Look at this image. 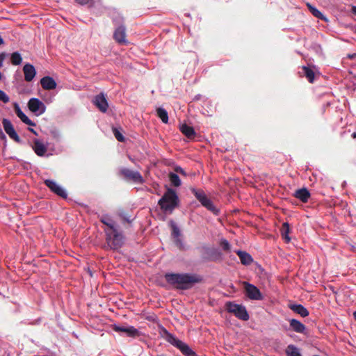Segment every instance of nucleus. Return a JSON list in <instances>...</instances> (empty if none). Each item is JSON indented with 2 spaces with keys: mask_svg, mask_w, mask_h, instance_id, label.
<instances>
[{
  "mask_svg": "<svg viewBox=\"0 0 356 356\" xmlns=\"http://www.w3.org/2000/svg\"><path fill=\"white\" fill-rule=\"evenodd\" d=\"M164 277L169 284L181 290L190 289L202 280L200 275L194 273H167Z\"/></svg>",
  "mask_w": 356,
  "mask_h": 356,
  "instance_id": "1",
  "label": "nucleus"
},
{
  "mask_svg": "<svg viewBox=\"0 0 356 356\" xmlns=\"http://www.w3.org/2000/svg\"><path fill=\"white\" fill-rule=\"evenodd\" d=\"M161 334L166 341L178 348L185 356H196V353L185 342L179 340L173 334L169 332L164 327L161 326Z\"/></svg>",
  "mask_w": 356,
  "mask_h": 356,
  "instance_id": "2",
  "label": "nucleus"
},
{
  "mask_svg": "<svg viewBox=\"0 0 356 356\" xmlns=\"http://www.w3.org/2000/svg\"><path fill=\"white\" fill-rule=\"evenodd\" d=\"M179 202V197L176 191L172 188H168L162 197L159 200L158 204L163 212L172 213L178 206Z\"/></svg>",
  "mask_w": 356,
  "mask_h": 356,
  "instance_id": "3",
  "label": "nucleus"
},
{
  "mask_svg": "<svg viewBox=\"0 0 356 356\" xmlns=\"http://www.w3.org/2000/svg\"><path fill=\"white\" fill-rule=\"evenodd\" d=\"M106 241L108 245L113 250L120 248L124 243V236L118 227L114 230H105Z\"/></svg>",
  "mask_w": 356,
  "mask_h": 356,
  "instance_id": "4",
  "label": "nucleus"
},
{
  "mask_svg": "<svg viewBox=\"0 0 356 356\" xmlns=\"http://www.w3.org/2000/svg\"><path fill=\"white\" fill-rule=\"evenodd\" d=\"M225 309L227 312L233 314L237 318L246 321L249 320L250 316L246 307L234 302L228 301L225 303Z\"/></svg>",
  "mask_w": 356,
  "mask_h": 356,
  "instance_id": "5",
  "label": "nucleus"
},
{
  "mask_svg": "<svg viewBox=\"0 0 356 356\" xmlns=\"http://www.w3.org/2000/svg\"><path fill=\"white\" fill-rule=\"evenodd\" d=\"M191 191L204 207L211 211L213 214L218 215L219 209L216 207L203 190L192 188Z\"/></svg>",
  "mask_w": 356,
  "mask_h": 356,
  "instance_id": "6",
  "label": "nucleus"
},
{
  "mask_svg": "<svg viewBox=\"0 0 356 356\" xmlns=\"http://www.w3.org/2000/svg\"><path fill=\"white\" fill-rule=\"evenodd\" d=\"M29 109L35 115L39 116L44 113L46 111L45 104L38 98H31L28 102Z\"/></svg>",
  "mask_w": 356,
  "mask_h": 356,
  "instance_id": "7",
  "label": "nucleus"
},
{
  "mask_svg": "<svg viewBox=\"0 0 356 356\" xmlns=\"http://www.w3.org/2000/svg\"><path fill=\"white\" fill-rule=\"evenodd\" d=\"M245 296L252 300H261L264 298L260 290L254 284L244 282Z\"/></svg>",
  "mask_w": 356,
  "mask_h": 356,
  "instance_id": "8",
  "label": "nucleus"
},
{
  "mask_svg": "<svg viewBox=\"0 0 356 356\" xmlns=\"http://www.w3.org/2000/svg\"><path fill=\"white\" fill-rule=\"evenodd\" d=\"M113 330L117 332H124L127 337L136 338L142 335L140 331L132 325L120 326L117 324L113 325Z\"/></svg>",
  "mask_w": 356,
  "mask_h": 356,
  "instance_id": "9",
  "label": "nucleus"
},
{
  "mask_svg": "<svg viewBox=\"0 0 356 356\" xmlns=\"http://www.w3.org/2000/svg\"><path fill=\"white\" fill-rule=\"evenodd\" d=\"M121 174L128 180H131L136 184H143L144 179L138 171H133L128 168H122Z\"/></svg>",
  "mask_w": 356,
  "mask_h": 356,
  "instance_id": "10",
  "label": "nucleus"
},
{
  "mask_svg": "<svg viewBox=\"0 0 356 356\" xmlns=\"http://www.w3.org/2000/svg\"><path fill=\"white\" fill-rule=\"evenodd\" d=\"M2 124L4 131L9 136V137L14 140L15 142L20 143V138L15 130L11 122L8 119L3 118L2 120Z\"/></svg>",
  "mask_w": 356,
  "mask_h": 356,
  "instance_id": "11",
  "label": "nucleus"
},
{
  "mask_svg": "<svg viewBox=\"0 0 356 356\" xmlns=\"http://www.w3.org/2000/svg\"><path fill=\"white\" fill-rule=\"evenodd\" d=\"M44 184L52 192H54L57 195L63 198H67V193L66 191L54 180L46 179L44 181Z\"/></svg>",
  "mask_w": 356,
  "mask_h": 356,
  "instance_id": "12",
  "label": "nucleus"
},
{
  "mask_svg": "<svg viewBox=\"0 0 356 356\" xmlns=\"http://www.w3.org/2000/svg\"><path fill=\"white\" fill-rule=\"evenodd\" d=\"M92 103L102 113L107 111L108 104L104 93L96 95L92 100Z\"/></svg>",
  "mask_w": 356,
  "mask_h": 356,
  "instance_id": "13",
  "label": "nucleus"
},
{
  "mask_svg": "<svg viewBox=\"0 0 356 356\" xmlns=\"http://www.w3.org/2000/svg\"><path fill=\"white\" fill-rule=\"evenodd\" d=\"M32 148L38 156H43L47 150V145H45L42 140L35 138L33 140Z\"/></svg>",
  "mask_w": 356,
  "mask_h": 356,
  "instance_id": "14",
  "label": "nucleus"
},
{
  "mask_svg": "<svg viewBox=\"0 0 356 356\" xmlns=\"http://www.w3.org/2000/svg\"><path fill=\"white\" fill-rule=\"evenodd\" d=\"M14 108L16 115L24 124L32 127L35 126V124L22 111L17 103L15 104Z\"/></svg>",
  "mask_w": 356,
  "mask_h": 356,
  "instance_id": "15",
  "label": "nucleus"
},
{
  "mask_svg": "<svg viewBox=\"0 0 356 356\" xmlns=\"http://www.w3.org/2000/svg\"><path fill=\"white\" fill-rule=\"evenodd\" d=\"M23 72L24 74V79L27 82L31 81L36 74L34 66L29 63H26L24 65Z\"/></svg>",
  "mask_w": 356,
  "mask_h": 356,
  "instance_id": "16",
  "label": "nucleus"
},
{
  "mask_svg": "<svg viewBox=\"0 0 356 356\" xmlns=\"http://www.w3.org/2000/svg\"><path fill=\"white\" fill-rule=\"evenodd\" d=\"M114 39L120 44L127 43L125 27L119 26L114 31Z\"/></svg>",
  "mask_w": 356,
  "mask_h": 356,
  "instance_id": "17",
  "label": "nucleus"
},
{
  "mask_svg": "<svg viewBox=\"0 0 356 356\" xmlns=\"http://www.w3.org/2000/svg\"><path fill=\"white\" fill-rule=\"evenodd\" d=\"M40 84L44 90H53L56 87L55 80L49 76H45L40 79Z\"/></svg>",
  "mask_w": 356,
  "mask_h": 356,
  "instance_id": "18",
  "label": "nucleus"
},
{
  "mask_svg": "<svg viewBox=\"0 0 356 356\" xmlns=\"http://www.w3.org/2000/svg\"><path fill=\"white\" fill-rule=\"evenodd\" d=\"M100 221L106 226V228L104 229V231L112 229L114 230V229L118 227L117 223L108 214L103 215L100 218Z\"/></svg>",
  "mask_w": 356,
  "mask_h": 356,
  "instance_id": "19",
  "label": "nucleus"
},
{
  "mask_svg": "<svg viewBox=\"0 0 356 356\" xmlns=\"http://www.w3.org/2000/svg\"><path fill=\"white\" fill-rule=\"evenodd\" d=\"M289 308L302 317H307L309 314L307 309L300 304H289Z\"/></svg>",
  "mask_w": 356,
  "mask_h": 356,
  "instance_id": "20",
  "label": "nucleus"
},
{
  "mask_svg": "<svg viewBox=\"0 0 356 356\" xmlns=\"http://www.w3.org/2000/svg\"><path fill=\"white\" fill-rule=\"evenodd\" d=\"M289 325L291 329L297 333L303 334L306 330V326L298 320H289Z\"/></svg>",
  "mask_w": 356,
  "mask_h": 356,
  "instance_id": "21",
  "label": "nucleus"
},
{
  "mask_svg": "<svg viewBox=\"0 0 356 356\" xmlns=\"http://www.w3.org/2000/svg\"><path fill=\"white\" fill-rule=\"evenodd\" d=\"M236 252L239 257L242 264L247 266L252 263L253 258L249 253L242 250H237Z\"/></svg>",
  "mask_w": 356,
  "mask_h": 356,
  "instance_id": "22",
  "label": "nucleus"
},
{
  "mask_svg": "<svg viewBox=\"0 0 356 356\" xmlns=\"http://www.w3.org/2000/svg\"><path fill=\"white\" fill-rule=\"evenodd\" d=\"M294 196L302 202H307L310 197V193L305 188H300L295 192Z\"/></svg>",
  "mask_w": 356,
  "mask_h": 356,
  "instance_id": "23",
  "label": "nucleus"
},
{
  "mask_svg": "<svg viewBox=\"0 0 356 356\" xmlns=\"http://www.w3.org/2000/svg\"><path fill=\"white\" fill-rule=\"evenodd\" d=\"M307 6L314 17L321 20H323L325 22H328L327 17L325 16L320 10H318L315 6H312L309 3H307Z\"/></svg>",
  "mask_w": 356,
  "mask_h": 356,
  "instance_id": "24",
  "label": "nucleus"
},
{
  "mask_svg": "<svg viewBox=\"0 0 356 356\" xmlns=\"http://www.w3.org/2000/svg\"><path fill=\"white\" fill-rule=\"evenodd\" d=\"M179 129L181 133L188 138H191L195 135L194 129L186 124H181Z\"/></svg>",
  "mask_w": 356,
  "mask_h": 356,
  "instance_id": "25",
  "label": "nucleus"
},
{
  "mask_svg": "<svg viewBox=\"0 0 356 356\" xmlns=\"http://www.w3.org/2000/svg\"><path fill=\"white\" fill-rule=\"evenodd\" d=\"M286 356H302L299 348L293 344H289L286 348Z\"/></svg>",
  "mask_w": 356,
  "mask_h": 356,
  "instance_id": "26",
  "label": "nucleus"
},
{
  "mask_svg": "<svg viewBox=\"0 0 356 356\" xmlns=\"http://www.w3.org/2000/svg\"><path fill=\"white\" fill-rule=\"evenodd\" d=\"M290 227L288 222H284L281 229V234L286 243H289L291 238L289 237Z\"/></svg>",
  "mask_w": 356,
  "mask_h": 356,
  "instance_id": "27",
  "label": "nucleus"
},
{
  "mask_svg": "<svg viewBox=\"0 0 356 356\" xmlns=\"http://www.w3.org/2000/svg\"><path fill=\"white\" fill-rule=\"evenodd\" d=\"M156 113H157V115L158 117L161 119V120L166 124L168 122V112L167 111L162 108V107H160L159 108H157L156 110Z\"/></svg>",
  "mask_w": 356,
  "mask_h": 356,
  "instance_id": "28",
  "label": "nucleus"
},
{
  "mask_svg": "<svg viewBox=\"0 0 356 356\" xmlns=\"http://www.w3.org/2000/svg\"><path fill=\"white\" fill-rule=\"evenodd\" d=\"M10 60L13 65H19L22 62V55L18 51L13 52L10 55Z\"/></svg>",
  "mask_w": 356,
  "mask_h": 356,
  "instance_id": "29",
  "label": "nucleus"
},
{
  "mask_svg": "<svg viewBox=\"0 0 356 356\" xmlns=\"http://www.w3.org/2000/svg\"><path fill=\"white\" fill-rule=\"evenodd\" d=\"M169 179L171 184L176 187L179 186L181 184V179L177 173L170 172Z\"/></svg>",
  "mask_w": 356,
  "mask_h": 356,
  "instance_id": "30",
  "label": "nucleus"
},
{
  "mask_svg": "<svg viewBox=\"0 0 356 356\" xmlns=\"http://www.w3.org/2000/svg\"><path fill=\"white\" fill-rule=\"evenodd\" d=\"M302 70H303V73H304L305 76L307 77L308 81L310 83H312L314 79V71L311 68L306 67V66L302 67Z\"/></svg>",
  "mask_w": 356,
  "mask_h": 356,
  "instance_id": "31",
  "label": "nucleus"
},
{
  "mask_svg": "<svg viewBox=\"0 0 356 356\" xmlns=\"http://www.w3.org/2000/svg\"><path fill=\"white\" fill-rule=\"evenodd\" d=\"M170 225H171V227H172V236L175 238L180 237V236H181V231H180L179 228L178 227V226L176 225V223L174 221L171 220L170 221Z\"/></svg>",
  "mask_w": 356,
  "mask_h": 356,
  "instance_id": "32",
  "label": "nucleus"
},
{
  "mask_svg": "<svg viewBox=\"0 0 356 356\" xmlns=\"http://www.w3.org/2000/svg\"><path fill=\"white\" fill-rule=\"evenodd\" d=\"M113 133L115 137V138L120 141L123 142L124 141V137L121 134V132L117 129V128H113Z\"/></svg>",
  "mask_w": 356,
  "mask_h": 356,
  "instance_id": "33",
  "label": "nucleus"
},
{
  "mask_svg": "<svg viewBox=\"0 0 356 356\" xmlns=\"http://www.w3.org/2000/svg\"><path fill=\"white\" fill-rule=\"evenodd\" d=\"M220 245L224 250H229L230 249V244L227 239L222 238L220 241Z\"/></svg>",
  "mask_w": 356,
  "mask_h": 356,
  "instance_id": "34",
  "label": "nucleus"
},
{
  "mask_svg": "<svg viewBox=\"0 0 356 356\" xmlns=\"http://www.w3.org/2000/svg\"><path fill=\"white\" fill-rule=\"evenodd\" d=\"M0 100L3 103H8L10 100L8 95H7L6 93L1 90H0Z\"/></svg>",
  "mask_w": 356,
  "mask_h": 356,
  "instance_id": "35",
  "label": "nucleus"
},
{
  "mask_svg": "<svg viewBox=\"0 0 356 356\" xmlns=\"http://www.w3.org/2000/svg\"><path fill=\"white\" fill-rule=\"evenodd\" d=\"M175 243L176 245L179 248H184V242L182 241V239L180 238V237H178V238H175Z\"/></svg>",
  "mask_w": 356,
  "mask_h": 356,
  "instance_id": "36",
  "label": "nucleus"
},
{
  "mask_svg": "<svg viewBox=\"0 0 356 356\" xmlns=\"http://www.w3.org/2000/svg\"><path fill=\"white\" fill-rule=\"evenodd\" d=\"M7 56V54L4 52L0 53V67L3 65V62Z\"/></svg>",
  "mask_w": 356,
  "mask_h": 356,
  "instance_id": "37",
  "label": "nucleus"
},
{
  "mask_svg": "<svg viewBox=\"0 0 356 356\" xmlns=\"http://www.w3.org/2000/svg\"><path fill=\"white\" fill-rule=\"evenodd\" d=\"M175 171L177 173H179V174H181L183 175H186V172H185L184 170L181 167H180V166H177L175 168Z\"/></svg>",
  "mask_w": 356,
  "mask_h": 356,
  "instance_id": "38",
  "label": "nucleus"
},
{
  "mask_svg": "<svg viewBox=\"0 0 356 356\" xmlns=\"http://www.w3.org/2000/svg\"><path fill=\"white\" fill-rule=\"evenodd\" d=\"M92 0H75L76 2L81 5H86L92 1Z\"/></svg>",
  "mask_w": 356,
  "mask_h": 356,
  "instance_id": "39",
  "label": "nucleus"
},
{
  "mask_svg": "<svg viewBox=\"0 0 356 356\" xmlns=\"http://www.w3.org/2000/svg\"><path fill=\"white\" fill-rule=\"evenodd\" d=\"M0 138L2 139H6V135L3 134L1 129H0Z\"/></svg>",
  "mask_w": 356,
  "mask_h": 356,
  "instance_id": "40",
  "label": "nucleus"
},
{
  "mask_svg": "<svg viewBox=\"0 0 356 356\" xmlns=\"http://www.w3.org/2000/svg\"><path fill=\"white\" fill-rule=\"evenodd\" d=\"M352 13L356 15V6H353L351 8Z\"/></svg>",
  "mask_w": 356,
  "mask_h": 356,
  "instance_id": "41",
  "label": "nucleus"
},
{
  "mask_svg": "<svg viewBox=\"0 0 356 356\" xmlns=\"http://www.w3.org/2000/svg\"><path fill=\"white\" fill-rule=\"evenodd\" d=\"M29 130L35 136H38V133L33 128H29Z\"/></svg>",
  "mask_w": 356,
  "mask_h": 356,
  "instance_id": "42",
  "label": "nucleus"
},
{
  "mask_svg": "<svg viewBox=\"0 0 356 356\" xmlns=\"http://www.w3.org/2000/svg\"><path fill=\"white\" fill-rule=\"evenodd\" d=\"M348 57L350 58H354L356 57V54H349Z\"/></svg>",
  "mask_w": 356,
  "mask_h": 356,
  "instance_id": "43",
  "label": "nucleus"
},
{
  "mask_svg": "<svg viewBox=\"0 0 356 356\" xmlns=\"http://www.w3.org/2000/svg\"><path fill=\"white\" fill-rule=\"evenodd\" d=\"M3 43V39L2 38V37L0 35V45L2 44Z\"/></svg>",
  "mask_w": 356,
  "mask_h": 356,
  "instance_id": "44",
  "label": "nucleus"
},
{
  "mask_svg": "<svg viewBox=\"0 0 356 356\" xmlns=\"http://www.w3.org/2000/svg\"><path fill=\"white\" fill-rule=\"evenodd\" d=\"M352 137L353 138H356V132H353V134H352Z\"/></svg>",
  "mask_w": 356,
  "mask_h": 356,
  "instance_id": "45",
  "label": "nucleus"
},
{
  "mask_svg": "<svg viewBox=\"0 0 356 356\" xmlns=\"http://www.w3.org/2000/svg\"><path fill=\"white\" fill-rule=\"evenodd\" d=\"M354 318L356 320V311L353 312Z\"/></svg>",
  "mask_w": 356,
  "mask_h": 356,
  "instance_id": "46",
  "label": "nucleus"
},
{
  "mask_svg": "<svg viewBox=\"0 0 356 356\" xmlns=\"http://www.w3.org/2000/svg\"><path fill=\"white\" fill-rule=\"evenodd\" d=\"M125 220H126L127 222H131V220H130L129 218H125Z\"/></svg>",
  "mask_w": 356,
  "mask_h": 356,
  "instance_id": "47",
  "label": "nucleus"
},
{
  "mask_svg": "<svg viewBox=\"0 0 356 356\" xmlns=\"http://www.w3.org/2000/svg\"><path fill=\"white\" fill-rule=\"evenodd\" d=\"M313 356H320V355H313Z\"/></svg>",
  "mask_w": 356,
  "mask_h": 356,
  "instance_id": "48",
  "label": "nucleus"
},
{
  "mask_svg": "<svg viewBox=\"0 0 356 356\" xmlns=\"http://www.w3.org/2000/svg\"><path fill=\"white\" fill-rule=\"evenodd\" d=\"M355 33H356V29H355Z\"/></svg>",
  "mask_w": 356,
  "mask_h": 356,
  "instance_id": "49",
  "label": "nucleus"
}]
</instances>
